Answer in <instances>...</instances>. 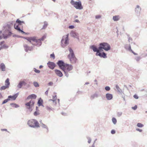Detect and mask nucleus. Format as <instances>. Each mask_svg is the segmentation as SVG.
<instances>
[{"mask_svg": "<svg viewBox=\"0 0 147 147\" xmlns=\"http://www.w3.org/2000/svg\"><path fill=\"white\" fill-rule=\"evenodd\" d=\"M90 48L93 50L94 52H96V55L100 57H103L104 58L107 57V54L104 52H103L102 54L101 52L102 51H99L98 50V48L96 46L94 45H91L90 47Z\"/></svg>", "mask_w": 147, "mask_h": 147, "instance_id": "obj_1", "label": "nucleus"}, {"mask_svg": "<svg viewBox=\"0 0 147 147\" xmlns=\"http://www.w3.org/2000/svg\"><path fill=\"white\" fill-rule=\"evenodd\" d=\"M111 48L110 46L108 43L106 42H103L99 44L98 50L103 51L104 49L105 51H108L110 50Z\"/></svg>", "mask_w": 147, "mask_h": 147, "instance_id": "obj_2", "label": "nucleus"}, {"mask_svg": "<svg viewBox=\"0 0 147 147\" xmlns=\"http://www.w3.org/2000/svg\"><path fill=\"white\" fill-rule=\"evenodd\" d=\"M27 124L30 127L34 128H39L40 127L38 122L35 119H31L28 121Z\"/></svg>", "mask_w": 147, "mask_h": 147, "instance_id": "obj_3", "label": "nucleus"}, {"mask_svg": "<svg viewBox=\"0 0 147 147\" xmlns=\"http://www.w3.org/2000/svg\"><path fill=\"white\" fill-rule=\"evenodd\" d=\"M70 3L77 9H82L83 8L82 3L80 1H75L74 0H71Z\"/></svg>", "mask_w": 147, "mask_h": 147, "instance_id": "obj_4", "label": "nucleus"}, {"mask_svg": "<svg viewBox=\"0 0 147 147\" xmlns=\"http://www.w3.org/2000/svg\"><path fill=\"white\" fill-rule=\"evenodd\" d=\"M34 101L31 100L29 102L25 104V105L27 106L26 108L28 109L30 112L33 110L32 107L34 106Z\"/></svg>", "mask_w": 147, "mask_h": 147, "instance_id": "obj_5", "label": "nucleus"}, {"mask_svg": "<svg viewBox=\"0 0 147 147\" xmlns=\"http://www.w3.org/2000/svg\"><path fill=\"white\" fill-rule=\"evenodd\" d=\"M2 35L3 38L6 39L9 37L11 36L13 33L11 31V30H4Z\"/></svg>", "mask_w": 147, "mask_h": 147, "instance_id": "obj_6", "label": "nucleus"}, {"mask_svg": "<svg viewBox=\"0 0 147 147\" xmlns=\"http://www.w3.org/2000/svg\"><path fill=\"white\" fill-rule=\"evenodd\" d=\"M57 64L59 66V68L62 70H64V67L67 65H68V64L65 63L62 60H59L57 62Z\"/></svg>", "mask_w": 147, "mask_h": 147, "instance_id": "obj_7", "label": "nucleus"}, {"mask_svg": "<svg viewBox=\"0 0 147 147\" xmlns=\"http://www.w3.org/2000/svg\"><path fill=\"white\" fill-rule=\"evenodd\" d=\"M14 23V21H11L8 23L3 27V30H11V27L13 25Z\"/></svg>", "mask_w": 147, "mask_h": 147, "instance_id": "obj_8", "label": "nucleus"}, {"mask_svg": "<svg viewBox=\"0 0 147 147\" xmlns=\"http://www.w3.org/2000/svg\"><path fill=\"white\" fill-rule=\"evenodd\" d=\"M64 36H63L61 41V46L63 48H64L65 46H67L69 44V39L65 38V41L64 42V44L63 43V42L64 40Z\"/></svg>", "mask_w": 147, "mask_h": 147, "instance_id": "obj_9", "label": "nucleus"}, {"mask_svg": "<svg viewBox=\"0 0 147 147\" xmlns=\"http://www.w3.org/2000/svg\"><path fill=\"white\" fill-rule=\"evenodd\" d=\"M49 67L51 69H53L56 66V64L53 62L49 61L47 63Z\"/></svg>", "mask_w": 147, "mask_h": 147, "instance_id": "obj_10", "label": "nucleus"}, {"mask_svg": "<svg viewBox=\"0 0 147 147\" xmlns=\"http://www.w3.org/2000/svg\"><path fill=\"white\" fill-rule=\"evenodd\" d=\"M70 34L71 36L74 38H76L79 40V34L78 33L75 32L74 31H72L71 32Z\"/></svg>", "mask_w": 147, "mask_h": 147, "instance_id": "obj_11", "label": "nucleus"}, {"mask_svg": "<svg viewBox=\"0 0 147 147\" xmlns=\"http://www.w3.org/2000/svg\"><path fill=\"white\" fill-rule=\"evenodd\" d=\"M19 94L18 93H17L14 94L13 96L10 95L8 96V98L9 99V100H15L17 97L18 96Z\"/></svg>", "mask_w": 147, "mask_h": 147, "instance_id": "obj_12", "label": "nucleus"}, {"mask_svg": "<svg viewBox=\"0 0 147 147\" xmlns=\"http://www.w3.org/2000/svg\"><path fill=\"white\" fill-rule=\"evenodd\" d=\"M14 24V28L16 29V30H17L19 32H23V30H21V29H20V28L19 27V25L18 24H17L16 22V23H13Z\"/></svg>", "mask_w": 147, "mask_h": 147, "instance_id": "obj_13", "label": "nucleus"}, {"mask_svg": "<svg viewBox=\"0 0 147 147\" xmlns=\"http://www.w3.org/2000/svg\"><path fill=\"white\" fill-rule=\"evenodd\" d=\"M68 65L65 66L64 67L65 71H70L72 70L73 69V67L72 65L71 64H68Z\"/></svg>", "mask_w": 147, "mask_h": 147, "instance_id": "obj_14", "label": "nucleus"}, {"mask_svg": "<svg viewBox=\"0 0 147 147\" xmlns=\"http://www.w3.org/2000/svg\"><path fill=\"white\" fill-rule=\"evenodd\" d=\"M68 57L70 61L72 63H76L77 59L75 56L73 57H70V55L69 54L68 55Z\"/></svg>", "mask_w": 147, "mask_h": 147, "instance_id": "obj_15", "label": "nucleus"}, {"mask_svg": "<svg viewBox=\"0 0 147 147\" xmlns=\"http://www.w3.org/2000/svg\"><path fill=\"white\" fill-rule=\"evenodd\" d=\"M24 48L25 51L26 52H28V51H31L33 49V47H29L26 44H24Z\"/></svg>", "mask_w": 147, "mask_h": 147, "instance_id": "obj_16", "label": "nucleus"}, {"mask_svg": "<svg viewBox=\"0 0 147 147\" xmlns=\"http://www.w3.org/2000/svg\"><path fill=\"white\" fill-rule=\"evenodd\" d=\"M54 71L57 76L60 77L63 76V74L60 70L57 69H55Z\"/></svg>", "mask_w": 147, "mask_h": 147, "instance_id": "obj_17", "label": "nucleus"}, {"mask_svg": "<svg viewBox=\"0 0 147 147\" xmlns=\"http://www.w3.org/2000/svg\"><path fill=\"white\" fill-rule=\"evenodd\" d=\"M106 97L108 100H110L113 98V95L109 93H107L106 94Z\"/></svg>", "mask_w": 147, "mask_h": 147, "instance_id": "obj_18", "label": "nucleus"}, {"mask_svg": "<svg viewBox=\"0 0 147 147\" xmlns=\"http://www.w3.org/2000/svg\"><path fill=\"white\" fill-rule=\"evenodd\" d=\"M141 10V8L139 5H137L136 7L135 8V12L137 14H139Z\"/></svg>", "mask_w": 147, "mask_h": 147, "instance_id": "obj_19", "label": "nucleus"}, {"mask_svg": "<svg viewBox=\"0 0 147 147\" xmlns=\"http://www.w3.org/2000/svg\"><path fill=\"white\" fill-rule=\"evenodd\" d=\"M5 66L4 63H2L0 64V69L1 71H5Z\"/></svg>", "mask_w": 147, "mask_h": 147, "instance_id": "obj_20", "label": "nucleus"}, {"mask_svg": "<svg viewBox=\"0 0 147 147\" xmlns=\"http://www.w3.org/2000/svg\"><path fill=\"white\" fill-rule=\"evenodd\" d=\"M37 97V96L35 94H32L29 95L27 97V99H35Z\"/></svg>", "mask_w": 147, "mask_h": 147, "instance_id": "obj_21", "label": "nucleus"}, {"mask_svg": "<svg viewBox=\"0 0 147 147\" xmlns=\"http://www.w3.org/2000/svg\"><path fill=\"white\" fill-rule=\"evenodd\" d=\"M69 51L70 53V57H73L75 56L74 52L72 49L71 48H69Z\"/></svg>", "mask_w": 147, "mask_h": 147, "instance_id": "obj_22", "label": "nucleus"}, {"mask_svg": "<svg viewBox=\"0 0 147 147\" xmlns=\"http://www.w3.org/2000/svg\"><path fill=\"white\" fill-rule=\"evenodd\" d=\"M115 87L117 89V91L120 94H122L123 93V91L120 88L118 84H116L115 86Z\"/></svg>", "mask_w": 147, "mask_h": 147, "instance_id": "obj_23", "label": "nucleus"}, {"mask_svg": "<svg viewBox=\"0 0 147 147\" xmlns=\"http://www.w3.org/2000/svg\"><path fill=\"white\" fill-rule=\"evenodd\" d=\"M40 126L42 127L43 128H45L46 129L47 131L46 132L47 133H48L49 131V128L47 126L44 124L43 123H42V125H40Z\"/></svg>", "mask_w": 147, "mask_h": 147, "instance_id": "obj_24", "label": "nucleus"}, {"mask_svg": "<svg viewBox=\"0 0 147 147\" xmlns=\"http://www.w3.org/2000/svg\"><path fill=\"white\" fill-rule=\"evenodd\" d=\"M43 103V100L41 99V98H40L37 102V104L39 106H40L42 105Z\"/></svg>", "mask_w": 147, "mask_h": 147, "instance_id": "obj_25", "label": "nucleus"}, {"mask_svg": "<svg viewBox=\"0 0 147 147\" xmlns=\"http://www.w3.org/2000/svg\"><path fill=\"white\" fill-rule=\"evenodd\" d=\"M98 97V94L96 93L91 96L90 97V99L91 100H92L94 99L95 98H97Z\"/></svg>", "mask_w": 147, "mask_h": 147, "instance_id": "obj_26", "label": "nucleus"}, {"mask_svg": "<svg viewBox=\"0 0 147 147\" xmlns=\"http://www.w3.org/2000/svg\"><path fill=\"white\" fill-rule=\"evenodd\" d=\"M16 22L17 24H18L19 26L21 25L22 24H25V22L24 21H20L19 19H18L16 20Z\"/></svg>", "mask_w": 147, "mask_h": 147, "instance_id": "obj_27", "label": "nucleus"}, {"mask_svg": "<svg viewBox=\"0 0 147 147\" xmlns=\"http://www.w3.org/2000/svg\"><path fill=\"white\" fill-rule=\"evenodd\" d=\"M38 42H36L37 43L36 44H32V45H34L36 46L37 47H40L42 44V42L41 41H40V40H38Z\"/></svg>", "mask_w": 147, "mask_h": 147, "instance_id": "obj_28", "label": "nucleus"}, {"mask_svg": "<svg viewBox=\"0 0 147 147\" xmlns=\"http://www.w3.org/2000/svg\"><path fill=\"white\" fill-rule=\"evenodd\" d=\"M9 80V78H7L5 82V85H6L8 87H9V85L10 84Z\"/></svg>", "mask_w": 147, "mask_h": 147, "instance_id": "obj_29", "label": "nucleus"}, {"mask_svg": "<svg viewBox=\"0 0 147 147\" xmlns=\"http://www.w3.org/2000/svg\"><path fill=\"white\" fill-rule=\"evenodd\" d=\"M23 83H22V81H20L18 85H17V86L18 87V88L20 89V88H22V86H23Z\"/></svg>", "mask_w": 147, "mask_h": 147, "instance_id": "obj_30", "label": "nucleus"}, {"mask_svg": "<svg viewBox=\"0 0 147 147\" xmlns=\"http://www.w3.org/2000/svg\"><path fill=\"white\" fill-rule=\"evenodd\" d=\"M10 105L12 107L16 108H18L20 107L19 105L15 103H11L10 104Z\"/></svg>", "mask_w": 147, "mask_h": 147, "instance_id": "obj_31", "label": "nucleus"}, {"mask_svg": "<svg viewBox=\"0 0 147 147\" xmlns=\"http://www.w3.org/2000/svg\"><path fill=\"white\" fill-rule=\"evenodd\" d=\"M44 24L42 28V29H45L47 26L48 25V24L47 22L45 21L44 22Z\"/></svg>", "mask_w": 147, "mask_h": 147, "instance_id": "obj_32", "label": "nucleus"}, {"mask_svg": "<svg viewBox=\"0 0 147 147\" xmlns=\"http://www.w3.org/2000/svg\"><path fill=\"white\" fill-rule=\"evenodd\" d=\"M119 16H115L113 17V19L115 21H117L119 20Z\"/></svg>", "mask_w": 147, "mask_h": 147, "instance_id": "obj_33", "label": "nucleus"}, {"mask_svg": "<svg viewBox=\"0 0 147 147\" xmlns=\"http://www.w3.org/2000/svg\"><path fill=\"white\" fill-rule=\"evenodd\" d=\"M57 99V96L56 95H55V96H53V99H51L50 100H52L53 102V103L54 105H56V102L55 101Z\"/></svg>", "mask_w": 147, "mask_h": 147, "instance_id": "obj_34", "label": "nucleus"}, {"mask_svg": "<svg viewBox=\"0 0 147 147\" xmlns=\"http://www.w3.org/2000/svg\"><path fill=\"white\" fill-rule=\"evenodd\" d=\"M36 37L35 36H33L32 37H30V39L31 40H32L35 42H38V40L36 39Z\"/></svg>", "mask_w": 147, "mask_h": 147, "instance_id": "obj_35", "label": "nucleus"}, {"mask_svg": "<svg viewBox=\"0 0 147 147\" xmlns=\"http://www.w3.org/2000/svg\"><path fill=\"white\" fill-rule=\"evenodd\" d=\"M9 87H8L7 86H1L0 88V90H5L7 88H8Z\"/></svg>", "mask_w": 147, "mask_h": 147, "instance_id": "obj_36", "label": "nucleus"}, {"mask_svg": "<svg viewBox=\"0 0 147 147\" xmlns=\"http://www.w3.org/2000/svg\"><path fill=\"white\" fill-rule=\"evenodd\" d=\"M62 71L64 72L65 76L67 78L69 76V74L68 73V72L69 71H65V69H64V70H62Z\"/></svg>", "mask_w": 147, "mask_h": 147, "instance_id": "obj_37", "label": "nucleus"}, {"mask_svg": "<svg viewBox=\"0 0 147 147\" xmlns=\"http://www.w3.org/2000/svg\"><path fill=\"white\" fill-rule=\"evenodd\" d=\"M33 84L34 86L36 87H38L39 86V85L38 83L36 82H34Z\"/></svg>", "mask_w": 147, "mask_h": 147, "instance_id": "obj_38", "label": "nucleus"}, {"mask_svg": "<svg viewBox=\"0 0 147 147\" xmlns=\"http://www.w3.org/2000/svg\"><path fill=\"white\" fill-rule=\"evenodd\" d=\"M112 121L113 123L114 124H115L116 123L117 121L116 119L114 117H113L112 118Z\"/></svg>", "mask_w": 147, "mask_h": 147, "instance_id": "obj_39", "label": "nucleus"}, {"mask_svg": "<svg viewBox=\"0 0 147 147\" xmlns=\"http://www.w3.org/2000/svg\"><path fill=\"white\" fill-rule=\"evenodd\" d=\"M137 126L139 127H142L144 126V125L140 123H138Z\"/></svg>", "mask_w": 147, "mask_h": 147, "instance_id": "obj_40", "label": "nucleus"}, {"mask_svg": "<svg viewBox=\"0 0 147 147\" xmlns=\"http://www.w3.org/2000/svg\"><path fill=\"white\" fill-rule=\"evenodd\" d=\"M46 109L47 110L50 111H52L54 109L53 108H52L51 107H49L48 106H47L46 107Z\"/></svg>", "mask_w": 147, "mask_h": 147, "instance_id": "obj_41", "label": "nucleus"}, {"mask_svg": "<svg viewBox=\"0 0 147 147\" xmlns=\"http://www.w3.org/2000/svg\"><path fill=\"white\" fill-rule=\"evenodd\" d=\"M9 100V99L8 98L7 99L4 100L2 104H3L7 103L8 101Z\"/></svg>", "mask_w": 147, "mask_h": 147, "instance_id": "obj_42", "label": "nucleus"}, {"mask_svg": "<svg viewBox=\"0 0 147 147\" xmlns=\"http://www.w3.org/2000/svg\"><path fill=\"white\" fill-rule=\"evenodd\" d=\"M40 113L38 111H35L34 113V116H36L38 115H39Z\"/></svg>", "mask_w": 147, "mask_h": 147, "instance_id": "obj_43", "label": "nucleus"}, {"mask_svg": "<svg viewBox=\"0 0 147 147\" xmlns=\"http://www.w3.org/2000/svg\"><path fill=\"white\" fill-rule=\"evenodd\" d=\"M46 36L45 35H44L41 38L38 39V40H40V41H43L46 38Z\"/></svg>", "mask_w": 147, "mask_h": 147, "instance_id": "obj_44", "label": "nucleus"}, {"mask_svg": "<svg viewBox=\"0 0 147 147\" xmlns=\"http://www.w3.org/2000/svg\"><path fill=\"white\" fill-rule=\"evenodd\" d=\"M110 88L109 86H106L105 87V89L106 90L109 91L110 90Z\"/></svg>", "mask_w": 147, "mask_h": 147, "instance_id": "obj_45", "label": "nucleus"}, {"mask_svg": "<svg viewBox=\"0 0 147 147\" xmlns=\"http://www.w3.org/2000/svg\"><path fill=\"white\" fill-rule=\"evenodd\" d=\"M87 138L88 140V143L89 144L90 143L91 141V139L89 137H87Z\"/></svg>", "mask_w": 147, "mask_h": 147, "instance_id": "obj_46", "label": "nucleus"}, {"mask_svg": "<svg viewBox=\"0 0 147 147\" xmlns=\"http://www.w3.org/2000/svg\"><path fill=\"white\" fill-rule=\"evenodd\" d=\"M141 59V58L140 57H136L135 58V59L136 60V61H139Z\"/></svg>", "mask_w": 147, "mask_h": 147, "instance_id": "obj_47", "label": "nucleus"}, {"mask_svg": "<svg viewBox=\"0 0 147 147\" xmlns=\"http://www.w3.org/2000/svg\"><path fill=\"white\" fill-rule=\"evenodd\" d=\"M34 71L37 73H40V71L37 69L36 68H34Z\"/></svg>", "mask_w": 147, "mask_h": 147, "instance_id": "obj_48", "label": "nucleus"}, {"mask_svg": "<svg viewBox=\"0 0 147 147\" xmlns=\"http://www.w3.org/2000/svg\"><path fill=\"white\" fill-rule=\"evenodd\" d=\"M122 113L121 112H118L117 113V115L118 117H120L122 115Z\"/></svg>", "mask_w": 147, "mask_h": 147, "instance_id": "obj_49", "label": "nucleus"}, {"mask_svg": "<svg viewBox=\"0 0 147 147\" xmlns=\"http://www.w3.org/2000/svg\"><path fill=\"white\" fill-rule=\"evenodd\" d=\"M50 57L51 58H53V59L55 58V55L54 53H53L50 55Z\"/></svg>", "mask_w": 147, "mask_h": 147, "instance_id": "obj_50", "label": "nucleus"}, {"mask_svg": "<svg viewBox=\"0 0 147 147\" xmlns=\"http://www.w3.org/2000/svg\"><path fill=\"white\" fill-rule=\"evenodd\" d=\"M3 49H7L8 47V46L6 45H4L2 46Z\"/></svg>", "mask_w": 147, "mask_h": 147, "instance_id": "obj_51", "label": "nucleus"}, {"mask_svg": "<svg viewBox=\"0 0 147 147\" xmlns=\"http://www.w3.org/2000/svg\"><path fill=\"white\" fill-rule=\"evenodd\" d=\"M137 108V105H135L134 107H132L131 108L134 110H136Z\"/></svg>", "mask_w": 147, "mask_h": 147, "instance_id": "obj_52", "label": "nucleus"}, {"mask_svg": "<svg viewBox=\"0 0 147 147\" xmlns=\"http://www.w3.org/2000/svg\"><path fill=\"white\" fill-rule=\"evenodd\" d=\"M128 49L129 51H132V50L131 49V45L130 44L129 45Z\"/></svg>", "mask_w": 147, "mask_h": 147, "instance_id": "obj_53", "label": "nucleus"}, {"mask_svg": "<svg viewBox=\"0 0 147 147\" xmlns=\"http://www.w3.org/2000/svg\"><path fill=\"white\" fill-rule=\"evenodd\" d=\"M53 84V83L52 82H50L48 83V85L49 86H51Z\"/></svg>", "mask_w": 147, "mask_h": 147, "instance_id": "obj_54", "label": "nucleus"}, {"mask_svg": "<svg viewBox=\"0 0 147 147\" xmlns=\"http://www.w3.org/2000/svg\"><path fill=\"white\" fill-rule=\"evenodd\" d=\"M128 41L129 42H130L131 41H132L133 40L132 39L131 37H129L128 38Z\"/></svg>", "mask_w": 147, "mask_h": 147, "instance_id": "obj_55", "label": "nucleus"}, {"mask_svg": "<svg viewBox=\"0 0 147 147\" xmlns=\"http://www.w3.org/2000/svg\"><path fill=\"white\" fill-rule=\"evenodd\" d=\"M74 28V25H70L69 26V29H73Z\"/></svg>", "mask_w": 147, "mask_h": 147, "instance_id": "obj_56", "label": "nucleus"}, {"mask_svg": "<svg viewBox=\"0 0 147 147\" xmlns=\"http://www.w3.org/2000/svg\"><path fill=\"white\" fill-rule=\"evenodd\" d=\"M22 82L23 86H26V85L27 83L24 80L22 81Z\"/></svg>", "mask_w": 147, "mask_h": 147, "instance_id": "obj_57", "label": "nucleus"}, {"mask_svg": "<svg viewBox=\"0 0 147 147\" xmlns=\"http://www.w3.org/2000/svg\"><path fill=\"white\" fill-rule=\"evenodd\" d=\"M101 17V16L100 15H96L95 16V18L96 19H99Z\"/></svg>", "mask_w": 147, "mask_h": 147, "instance_id": "obj_58", "label": "nucleus"}, {"mask_svg": "<svg viewBox=\"0 0 147 147\" xmlns=\"http://www.w3.org/2000/svg\"><path fill=\"white\" fill-rule=\"evenodd\" d=\"M134 97L136 99H138V97L137 95L135 94L134 95Z\"/></svg>", "mask_w": 147, "mask_h": 147, "instance_id": "obj_59", "label": "nucleus"}, {"mask_svg": "<svg viewBox=\"0 0 147 147\" xmlns=\"http://www.w3.org/2000/svg\"><path fill=\"white\" fill-rule=\"evenodd\" d=\"M111 133L112 134H114L115 133V130L113 129L111 131Z\"/></svg>", "mask_w": 147, "mask_h": 147, "instance_id": "obj_60", "label": "nucleus"}, {"mask_svg": "<svg viewBox=\"0 0 147 147\" xmlns=\"http://www.w3.org/2000/svg\"><path fill=\"white\" fill-rule=\"evenodd\" d=\"M136 130L137 131H138L140 132H142V130L141 129H140L138 128H136Z\"/></svg>", "mask_w": 147, "mask_h": 147, "instance_id": "obj_61", "label": "nucleus"}, {"mask_svg": "<svg viewBox=\"0 0 147 147\" xmlns=\"http://www.w3.org/2000/svg\"><path fill=\"white\" fill-rule=\"evenodd\" d=\"M21 32L23 34H25L26 35H28L29 34V33H28V32L26 33V32H24V31H23V32Z\"/></svg>", "mask_w": 147, "mask_h": 147, "instance_id": "obj_62", "label": "nucleus"}, {"mask_svg": "<svg viewBox=\"0 0 147 147\" xmlns=\"http://www.w3.org/2000/svg\"><path fill=\"white\" fill-rule=\"evenodd\" d=\"M74 22H77L78 23L80 22V21H79V20L78 19L75 20Z\"/></svg>", "mask_w": 147, "mask_h": 147, "instance_id": "obj_63", "label": "nucleus"}, {"mask_svg": "<svg viewBox=\"0 0 147 147\" xmlns=\"http://www.w3.org/2000/svg\"><path fill=\"white\" fill-rule=\"evenodd\" d=\"M23 38L27 40L28 41L30 40V37H23Z\"/></svg>", "mask_w": 147, "mask_h": 147, "instance_id": "obj_64", "label": "nucleus"}]
</instances>
